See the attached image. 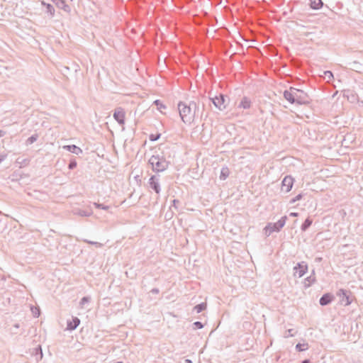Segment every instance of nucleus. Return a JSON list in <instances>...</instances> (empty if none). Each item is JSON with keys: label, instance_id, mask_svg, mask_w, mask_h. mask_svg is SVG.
I'll return each instance as SVG.
<instances>
[{"label": "nucleus", "instance_id": "f257e3e1", "mask_svg": "<svg viewBox=\"0 0 363 363\" xmlns=\"http://www.w3.org/2000/svg\"><path fill=\"white\" fill-rule=\"evenodd\" d=\"M178 110L182 121L186 124H191L194 119L198 106L195 101L189 104L180 101L178 104Z\"/></svg>", "mask_w": 363, "mask_h": 363}, {"label": "nucleus", "instance_id": "f03ea898", "mask_svg": "<svg viewBox=\"0 0 363 363\" xmlns=\"http://www.w3.org/2000/svg\"><path fill=\"white\" fill-rule=\"evenodd\" d=\"M148 162L155 172H164L169 164V162L163 156L159 155L151 156Z\"/></svg>", "mask_w": 363, "mask_h": 363}, {"label": "nucleus", "instance_id": "7ed1b4c3", "mask_svg": "<svg viewBox=\"0 0 363 363\" xmlns=\"http://www.w3.org/2000/svg\"><path fill=\"white\" fill-rule=\"evenodd\" d=\"M286 219H287V217L286 216H282L276 223H268L264 228L266 235L269 236L274 232H279L281 230V229L284 226Z\"/></svg>", "mask_w": 363, "mask_h": 363}, {"label": "nucleus", "instance_id": "20e7f679", "mask_svg": "<svg viewBox=\"0 0 363 363\" xmlns=\"http://www.w3.org/2000/svg\"><path fill=\"white\" fill-rule=\"evenodd\" d=\"M295 101L297 104H308L310 103V98L305 91L294 88Z\"/></svg>", "mask_w": 363, "mask_h": 363}, {"label": "nucleus", "instance_id": "39448f33", "mask_svg": "<svg viewBox=\"0 0 363 363\" xmlns=\"http://www.w3.org/2000/svg\"><path fill=\"white\" fill-rule=\"evenodd\" d=\"M213 105L220 111H223L226 108L225 96L220 94L218 96L209 99Z\"/></svg>", "mask_w": 363, "mask_h": 363}, {"label": "nucleus", "instance_id": "423d86ee", "mask_svg": "<svg viewBox=\"0 0 363 363\" xmlns=\"http://www.w3.org/2000/svg\"><path fill=\"white\" fill-rule=\"evenodd\" d=\"M350 295L351 292L350 291L342 289L337 292V296H339L340 301L344 306H349L352 303Z\"/></svg>", "mask_w": 363, "mask_h": 363}, {"label": "nucleus", "instance_id": "0eeeda50", "mask_svg": "<svg viewBox=\"0 0 363 363\" xmlns=\"http://www.w3.org/2000/svg\"><path fill=\"white\" fill-rule=\"evenodd\" d=\"M150 187L157 194L161 191L160 184V175H152L149 179L148 182Z\"/></svg>", "mask_w": 363, "mask_h": 363}, {"label": "nucleus", "instance_id": "6e6552de", "mask_svg": "<svg viewBox=\"0 0 363 363\" xmlns=\"http://www.w3.org/2000/svg\"><path fill=\"white\" fill-rule=\"evenodd\" d=\"M113 118L120 124H125V112L124 109L121 107H118L114 110L113 112Z\"/></svg>", "mask_w": 363, "mask_h": 363}, {"label": "nucleus", "instance_id": "1a4fd4ad", "mask_svg": "<svg viewBox=\"0 0 363 363\" xmlns=\"http://www.w3.org/2000/svg\"><path fill=\"white\" fill-rule=\"evenodd\" d=\"M294 179L291 176H286L281 182V190L285 192H289L292 189Z\"/></svg>", "mask_w": 363, "mask_h": 363}, {"label": "nucleus", "instance_id": "9d476101", "mask_svg": "<svg viewBox=\"0 0 363 363\" xmlns=\"http://www.w3.org/2000/svg\"><path fill=\"white\" fill-rule=\"evenodd\" d=\"M294 270L298 274V277H302L308 270V265L305 262H298L294 267Z\"/></svg>", "mask_w": 363, "mask_h": 363}, {"label": "nucleus", "instance_id": "9b49d317", "mask_svg": "<svg viewBox=\"0 0 363 363\" xmlns=\"http://www.w3.org/2000/svg\"><path fill=\"white\" fill-rule=\"evenodd\" d=\"M284 97L291 104H296L294 88L290 87L289 90H285L284 91Z\"/></svg>", "mask_w": 363, "mask_h": 363}, {"label": "nucleus", "instance_id": "f8f14e48", "mask_svg": "<svg viewBox=\"0 0 363 363\" xmlns=\"http://www.w3.org/2000/svg\"><path fill=\"white\" fill-rule=\"evenodd\" d=\"M52 1L57 8L62 9L64 11L67 13L70 12V7L69 5L66 4L65 0H52Z\"/></svg>", "mask_w": 363, "mask_h": 363}, {"label": "nucleus", "instance_id": "ddd939ff", "mask_svg": "<svg viewBox=\"0 0 363 363\" xmlns=\"http://www.w3.org/2000/svg\"><path fill=\"white\" fill-rule=\"evenodd\" d=\"M333 300V296L330 294H323L319 300V303L321 306H327L332 302Z\"/></svg>", "mask_w": 363, "mask_h": 363}, {"label": "nucleus", "instance_id": "4468645a", "mask_svg": "<svg viewBox=\"0 0 363 363\" xmlns=\"http://www.w3.org/2000/svg\"><path fill=\"white\" fill-rule=\"evenodd\" d=\"M80 323V320L77 317L72 318V321H68L67 328L69 330H75Z\"/></svg>", "mask_w": 363, "mask_h": 363}, {"label": "nucleus", "instance_id": "2eb2a0df", "mask_svg": "<svg viewBox=\"0 0 363 363\" xmlns=\"http://www.w3.org/2000/svg\"><path fill=\"white\" fill-rule=\"evenodd\" d=\"M73 213L74 215L79 216L82 217H88L92 214V212L91 211L75 208L73 210Z\"/></svg>", "mask_w": 363, "mask_h": 363}, {"label": "nucleus", "instance_id": "dca6fc26", "mask_svg": "<svg viewBox=\"0 0 363 363\" xmlns=\"http://www.w3.org/2000/svg\"><path fill=\"white\" fill-rule=\"evenodd\" d=\"M238 107L242 108L244 109H249L251 107V101L249 98L244 96L242 99Z\"/></svg>", "mask_w": 363, "mask_h": 363}, {"label": "nucleus", "instance_id": "f3484780", "mask_svg": "<svg viewBox=\"0 0 363 363\" xmlns=\"http://www.w3.org/2000/svg\"><path fill=\"white\" fill-rule=\"evenodd\" d=\"M64 148L69 151L70 152L74 153L76 155H79L82 152V149L76 146L75 145H66L64 146Z\"/></svg>", "mask_w": 363, "mask_h": 363}, {"label": "nucleus", "instance_id": "a211bd4d", "mask_svg": "<svg viewBox=\"0 0 363 363\" xmlns=\"http://www.w3.org/2000/svg\"><path fill=\"white\" fill-rule=\"evenodd\" d=\"M41 4L45 6L46 13H48L50 17H53L55 16V9L52 5L45 3L44 1H41Z\"/></svg>", "mask_w": 363, "mask_h": 363}, {"label": "nucleus", "instance_id": "6ab92c4d", "mask_svg": "<svg viewBox=\"0 0 363 363\" xmlns=\"http://www.w3.org/2000/svg\"><path fill=\"white\" fill-rule=\"evenodd\" d=\"M315 281V277L314 275V271H313V274L310 275L307 278L305 279L304 283L305 286L308 287L311 286V284L314 283Z\"/></svg>", "mask_w": 363, "mask_h": 363}, {"label": "nucleus", "instance_id": "aec40b11", "mask_svg": "<svg viewBox=\"0 0 363 363\" xmlns=\"http://www.w3.org/2000/svg\"><path fill=\"white\" fill-rule=\"evenodd\" d=\"M323 5V3L321 0H314V1H311V7L313 9H320Z\"/></svg>", "mask_w": 363, "mask_h": 363}, {"label": "nucleus", "instance_id": "412c9836", "mask_svg": "<svg viewBox=\"0 0 363 363\" xmlns=\"http://www.w3.org/2000/svg\"><path fill=\"white\" fill-rule=\"evenodd\" d=\"M229 169L228 167H223L221 169V171H220V179L221 180H225L228 178V177L229 176Z\"/></svg>", "mask_w": 363, "mask_h": 363}, {"label": "nucleus", "instance_id": "4be33fe9", "mask_svg": "<svg viewBox=\"0 0 363 363\" xmlns=\"http://www.w3.org/2000/svg\"><path fill=\"white\" fill-rule=\"evenodd\" d=\"M312 220L310 218H307L303 223L301 225V229L302 231H306L312 224Z\"/></svg>", "mask_w": 363, "mask_h": 363}, {"label": "nucleus", "instance_id": "5701e85b", "mask_svg": "<svg viewBox=\"0 0 363 363\" xmlns=\"http://www.w3.org/2000/svg\"><path fill=\"white\" fill-rule=\"evenodd\" d=\"M206 308V303H201L194 307V311H196L197 313H199L204 311Z\"/></svg>", "mask_w": 363, "mask_h": 363}, {"label": "nucleus", "instance_id": "b1692460", "mask_svg": "<svg viewBox=\"0 0 363 363\" xmlns=\"http://www.w3.org/2000/svg\"><path fill=\"white\" fill-rule=\"evenodd\" d=\"M38 135L37 133H35L26 140V144L27 145H31L33 143H35L38 140Z\"/></svg>", "mask_w": 363, "mask_h": 363}, {"label": "nucleus", "instance_id": "393cba45", "mask_svg": "<svg viewBox=\"0 0 363 363\" xmlns=\"http://www.w3.org/2000/svg\"><path fill=\"white\" fill-rule=\"evenodd\" d=\"M296 349L298 352H303V351L307 350L308 349V343H303V344L298 343L296 345Z\"/></svg>", "mask_w": 363, "mask_h": 363}, {"label": "nucleus", "instance_id": "a878e982", "mask_svg": "<svg viewBox=\"0 0 363 363\" xmlns=\"http://www.w3.org/2000/svg\"><path fill=\"white\" fill-rule=\"evenodd\" d=\"M324 78L328 80V82L330 81L333 79V74L331 71H325L324 72Z\"/></svg>", "mask_w": 363, "mask_h": 363}, {"label": "nucleus", "instance_id": "bb28decb", "mask_svg": "<svg viewBox=\"0 0 363 363\" xmlns=\"http://www.w3.org/2000/svg\"><path fill=\"white\" fill-rule=\"evenodd\" d=\"M295 335V332H294V329H289L287 330H286L284 335V337L285 338H288V337H294Z\"/></svg>", "mask_w": 363, "mask_h": 363}, {"label": "nucleus", "instance_id": "cd10ccee", "mask_svg": "<svg viewBox=\"0 0 363 363\" xmlns=\"http://www.w3.org/2000/svg\"><path fill=\"white\" fill-rule=\"evenodd\" d=\"M94 206L97 208H101L103 210H108L109 208L108 206L104 205L103 203H94Z\"/></svg>", "mask_w": 363, "mask_h": 363}, {"label": "nucleus", "instance_id": "c85d7f7f", "mask_svg": "<svg viewBox=\"0 0 363 363\" xmlns=\"http://www.w3.org/2000/svg\"><path fill=\"white\" fill-rule=\"evenodd\" d=\"M84 242L91 244V245H95L96 247H101L103 246V244H101V242H94V241L88 240H84Z\"/></svg>", "mask_w": 363, "mask_h": 363}, {"label": "nucleus", "instance_id": "c756f323", "mask_svg": "<svg viewBox=\"0 0 363 363\" xmlns=\"http://www.w3.org/2000/svg\"><path fill=\"white\" fill-rule=\"evenodd\" d=\"M154 104L157 106V109L160 111H161L162 108H166V106L160 100H155Z\"/></svg>", "mask_w": 363, "mask_h": 363}, {"label": "nucleus", "instance_id": "7c9ffc66", "mask_svg": "<svg viewBox=\"0 0 363 363\" xmlns=\"http://www.w3.org/2000/svg\"><path fill=\"white\" fill-rule=\"evenodd\" d=\"M160 136H161V135L160 133L151 134L149 136V139L151 141H156V140H157L160 138Z\"/></svg>", "mask_w": 363, "mask_h": 363}, {"label": "nucleus", "instance_id": "2f4dec72", "mask_svg": "<svg viewBox=\"0 0 363 363\" xmlns=\"http://www.w3.org/2000/svg\"><path fill=\"white\" fill-rule=\"evenodd\" d=\"M77 165V163L76 162L75 160H70L69 164H68V168L69 169H74Z\"/></svg>", "mask_w": 363, "mask_h": 363}, {"label": "nucleus", "instance_id": "473e14b6", "mask_svg": "<svg viewBox=\"0 0 363 363\" xmlns=\"http://www.w3.org/2000/svg\"><path fill=\"white\" fill-rule=\"evenodd\" d=\"M90 301V298L88 296L83 297L80 301V305L83 306L84 304L88 303Z\"/></svg>", "mask_w": 363, "mask_h": 363}, {"label": "nucleus", "instance_id": "72a5a7b5", "mask_svg": "<svg viewBox=\"0 0 363 363\" xmlns=\"http://www.w3.org/2000/svg\"><path fill=\"white\" fill-rule=\"evenodd\" d=\"M302 197H303V195H302L301 194H298L297 196H296L294 198H293V199L291 200L290 203H295L296 201L301 200V199H302Z\"/></svg>", "mask_w": 363, "mask_h": 363}, {"label": "nucleus", "instance_id": "f704fd0d", "mask_svg": "<svg viewBox=\"0 0 363 363\" xmlns=\"http://www.w3.org/2000/svg\"><path fill=\"white\" fill-rule=\"evenodd\" d=\"M194 325L196 329H201L203 328V324L200 321H196L194 323Z\"/></svg>", "mask_w": 363, "mask_h": 363}, {"label": "nucleus", "instance_id": "c9c22d12", "mask_svg": "<svg viewBox=\"0 0 363 363\" xmlns=\"http://www.w3.org/2000/svg\"><path fill=\"white\" fill-rule=\"evenodd\" d=\"M36 350V355H38L39 354V359H41L43 358V352H42V350H41V347L39 346L38 348L35 349Z\"/></svg>", "mask_w": 363, "mask_h": 363}, {"label": "nucleus", "instance_id": "e433bc0d", "mask_svg": "<svg viewBox=\"0 0 363 363\" xmlns=\"http://www.w3.org/2000/svg\"><path fill=\"white\" fill-rule=\"evenodd\" d=\"M150 292H151L152 294H159V293H160V290H159V289H157V288H154V289H152L150 291Z\"/></svg>", "mask_w": 363, "mask_h": 363}, {"label": "nucleus", "instance_id": "4c0bfd02", "mask_svg": "<svg viewBox=\"0 0 363 363\" xmlns=\"http://www.w3.org/2000/svg\"><path fill=\"white\" fill-rule=\"evenodd\" d=\"M6 155H0V164L6 159Z\"/></svg>", "mask_w": 363, "mask_h": 363}, {"label": "nucleus", "instance_id": "58836bf2", "mask_svg": "<svg viewBox=\"0 0 363 363\" xmlns=\"http://www.w3.org/2000/svg\"><path fill=\"white\" fill-rule=\"evenodd\" d=\"M289 216L291 217H297L298 216V213L296 212H291L290 213Z\"/></svg>", "mask_w": 363, "mask_h": 363}, {"label": "nucleus", "instance_id": "ea45409f", "mask_svg": "<svg viewBox=\"0 0 363 363\" xmlns=\"http://www.w3.org/2000/svg\"><path fill=\"white\" fill-rule=\"evenodd\" d=\"M179 203V201H178V200H176V199L173 200V206H174V207H177V206H176V205H177V203Z\"/></svg>", "mask_w": 363, "mask_h": 363}, {"label": "nucleus", "instance_id": "a19ab883", "mask_svg": "<svg viewBox=\"0 0 363 363\" xmlns=\"http://www.w3.org/2000/svg\"><path fill=\"white\" fill-rule=\"evenodd\" d=\"M301 363H311V361H310V359H304V360H303V361L301 362Z\"/></svg>", "mask_w": 363, "mask_h": 363}, {"label": "nucleus", "instance_id": "79ce46f5", "mask_svg": "<svg viewBox=\"0 0 363 363\" xmlns=\"http://www.w3.org/2000/svg\"><path fill=\"white\" fill-rule=\"evenodd\" d=\"M19 327H20V325H19V324H18V323H15V324L13 325V328H16V329L19 328Z\"/></svg>", "mask_w": 363, "mask_h": 363}, {"label": "nucleus", "instance_id": "37998d69", "mask_svg": "<svg viewBox=\"0 0 363 363\" xmlns=\"http://www.w3.org/2000/svg\"><path fill=\"white\" fill-rule=\"evenodd\" d=\"M185 363H192V361L189 359H186L184 361Z\"/></svg>", "mask_w": 363, "mask_h": 363}, {"label": "nucleus", "instance_id": "c03bdc74", "mask_svg": "<svg viewBox=\"0 0 363 363\" xmlns=\"http://www.w3.org/2000/svg\"><path fill=\"white\" fill-rule=\"evenodd\" d=\"M5 133H5L4 131H3V130H0V137L4 136V135H5Z\"/></svg>", "mask_w": 363, "mask_h": 363}, {"label": "nucleus", "instance_id": "a18cd8bd", "mask_svg": "<svg viewBox=\"0 0 363 363\" xmlns=\"http://www.w3.org/2000/svg\"><path fill=\"white\" fill-rule=\"evenodd\" d=\"M117 363H123L122 362H118Z\"/></svg>", "mask_w": 363, "mask_h": 363}]
</instances>
